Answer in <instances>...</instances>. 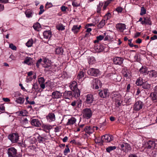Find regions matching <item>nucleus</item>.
<instances>
[{"label": "nucleus", "instance_id": "f8f14e48", "mask_svg": "<svg viewBox=\"0 0 157 157\" xmlns=\"http://www.w3.org/2000/svg\"><path fill=\"white\" fill-rule=\"evenodd\" d=\"M62 96V94L57 91H54L52 93V97L53 99H59L61 98Z\"/></svg>", "mask_w": 157, "mask_h": 157}, {"label": "nucleus", "instance_id": "f3484780", "mask_svg": "<svg viewBox=\"0 0 157 157\" xmlns=\"http://www.w3.org/2000/svg\"><path fill=\"white\" fill-rule=\"evenodd\" d=\"M99 95L102 98H105L108 97L109 95L108 90L105 89L103 91H100L99 93Z\"/></svg>", "mask_w": 157, "mask_h": 157}, {"label": "nucleus", "instance_id": "4468645a", "mask_svg": "<svg viewBox=\"0 0 157 157\" xmlns=\"http://www.w3.org/2000/svg\"><path fill=\"white\" fill-rule=\"evenodd\" d=\"M102 139L104 140V142H109L112 141L113 140V138L112 136L108 134H106L102 136Z\"/></svg>", "mask_w": 157, "mask_h": 157}, {"label": "nucleus", "instance_id": "0e129e2a", "mask_svg": "<svg viewBox=\"0 0 157 157\" xmlns=\"http://www.w3.org/2000/svg\"><path fill=\"white\" fill-rule=\"evenodd\" d=\"M143 82L141 81H140V79H138L136 81V83L137 85H142Z\"/></svg>", "mask_w": 157, "mask_h": 157}, {"label": "nucleus", "instance_id": "338daca9", "mask_svg": "<svg viewBox=\"0 0 157 157\" xmlns=\"http://www.w3.org/2000/svg\"><path fill=\"white\" fill-rule=\"evenodd\" d=\"M116 11L118 13H121L122 11V8L121 7H118L117 8Z\"/></svg>", "mask_w": 157, "mask_h": 157}, {"label": "nucleus", "instance_id": "864d4df0", "mask_svg": "<svg viewBox=\"0 0 157 157\" xmlns=\"http://www.w3.org/2000/svg\"><path fill=\"white\" fill-rule=\"evenodd\" d=\"M146 13V10L145 9L144 7H142L141 9V12L140 13V15H143L145 14Z\"/></svg>", "mask_w": 157, "mask_h": 157}, {"label": "nucleus", "instance_id": "c756f323", "mask_svg": "<svg viewBox=\"0 0 157 157\" xmlns=\"http://www.w3.org/2000/svg\"><path fill=\"white\" fill-rule=\"evenodd\" d=\"M84 75V73L82 71L80 72L77 76V79L79 82H81L82 81V79Z\"/></svg>", "mask_w": 157, "mask_h": 157}, {"label": "nucleus", "instance_id": "6ab92c4d", "mask_svg": "<svg viewBox=\"0 0 157 157\" xmlns=\"http://www.w3.org/2000/svg\"><path fill=\"white\" fill-rule=\"evenodd\" d=\"M63 95L65 98L68 99L71 98L73 96L71 91H65Z\"/></svg>", "mask_w": 157, "mask_h": 157}, {"label": "nucleus", "instance_id": "58836bf2", "mask_svg": "<svg viewBox=\"0 0 157 157\" xmlns=\"http://www.w3.org/2000/svg\"><path fill=\"white\" fill-rule=\"evenodd\" d=\"M80 2L79 0H74L72 1V5L74 7H77L80 5Z\"/></svg>", "mask_w": 157, "mask_h": 157}, {"label": "nucleus", "instance_id": "c03bdc74", "mask_svg": "<svg viewBox=\"0 0 157 157\" xmlns=\"http://www.w3.org/2000/svg\"><path fill=\"white\" fill-rule=\"evenodd\" d=\"M142 86L145 89H149L151 87V85L146 82L143 83Z\"/></svg>", "mask_w": 157, "mask_h": 157}, {"label": "nucleus", "instance_id": "2f4dec72", "mask_svg": "<svg viewBox=\"0 0 157 157\" xmlns=\"http://www.w3.org/2000/svg\"><path fill=\"white\" fill-rule=\"evenodd\" d=\"M151 99L153 101H157V94L153 92L151 93L150 95Z\"/></svg>", "mask_w": 157, "mask_h": 157}, {"label": "nucleus", "instance_id": "9b49d317", "mask_svg": "<svg viewBox=\"0 0 157 157\" xmlns=\"http://www.w3.org/2000/svg\"><path fill=\"white\" fill-rule=\"evenodd\" d=\"M46 118L47 121L49 122H52L55 121L56 120L55 116L54 114L53 113H50L47 116Z\"/></svg>", "mask_w": 157, "mask_h": 157}, {"label": "nucleus", "instance_id": "20e7f679", "mask_svg": "<svg viewBox=\"0 0 157 157\" xmlns=\"http://www.w3.org/2000/svg\"><path fill=\"white\" fill-rule=\"evenodd\" d=\"M82 113L83 117L86 119H89L92 116V112L89 108H86L83 109Z\"/></svg>", "mask_w": 157, "mask_h": 157}, {"label": "nucleus", "instance_id": "ea45409f", "mask_svg": "<svg viewBox=\"0 0 157 157\" xmlns=\"http://www.w3.org/2000/svg\"><path fill=\"white\" fill-rule=\"evenodd\" d=\"M88 62L90 64H93L96 62V60L94 57H90L88 58Z\"/></svg>", "mask_w": 157, "mask_h": 157}, {"label": "nucleus", "instance_id": "0eeeda50", "mask_svg": "<svg viewBox=\"0 0 157 157\" xmlns=\"http://www.w3.org/2000/svg\"><path fill=\"white\" fill-rule=\"evenodd\" d=\"M119 147L125 152H127L131 150L130 146L127 143L120 144L119 145Z\"/></svg>", "mask_w": 157, "mask_h": 157}, {"label": "nucleus", "instance_id": "6e6d98bb", "mask_svg": "<svg viewBox=\"0 0 157 157\" xmlns=\"http://www.w3.org/2000/svg\"><path fill=\"white\" fill-rule=\"evenodd\" d=\"M70 149L67 145L66 146V148L64 151V154L66 155L67 154L70 152Z\"/></svg>", "mask_w": 157, "mask_h": 157}, {"label": "nucleus", "instance_id": "4d7b16f0", "mask_svg": "<svg viewBox=\"0 0 157 157\" xmlns=\"http://www.w3.org/2000/svg\"><path fill=\"white\" fill-rule=\"evenodd\" d=\"M9 47L12 49L14 50H16L17 49V48L16 46H14L13 44H10Z\"/></svg>", "mask_w": 157, "mask_h": 157}, {"label": "nucleus", "instance_id": "1a4fd4ad", "mask_svg": "<svg viewBox=\"0 0 157 157\" xmlns=\"http://www.w3.org/2000/svg\"><path fill=\"white\" fill-rule=\"evenodd\" d=\"M157 144V140L155 141H154L149 140L145 144V147L148 149H153Z\"/></svg>", "mask_w": 157, "mask_h": 157}, {"label": "nucleus", "instance_id": "f257e3e1", "mask_svg": "<svg viewBox=\"0 0 157 157\" xmlns=\"http://www.w3.org/2000/svg\"><path fill=\"white\" fill-rule=\"evenodd\" d=\"M140 22V23L143 25H151L152 24V22L150 18L149 17H144L143 18L140 17L137 23Z\"/></svg>", "mask_w": 157, "mask_h": 157}, {"label": "nucleus", "instance_id": "09e8293b", "mask_svg": "<svg viewBox=\"0 0 157 157\" xmlns=\"http://www.w3.org/2000/svg\"><path fill=\"white\" fill-rule=\"evenodd\" d=\"M116 148L115 146H109L106 148V151L107 152H109Z\"/></svg>", "mask_w": 157, "mask_h": 157}, {"label": "nucleus", "instance_id": "a878e982", "mask_svg": "<svg viewBox=\"0 0 157 157\" xmlns=\"http://www.w3.org/2000/svg\"><path fill=\"white\" fill-rule=\"evenodd\" d=\"M122 73L123 76L125 77H128L130 75L128 70L127 68H123L122 70Z\"/></svg>", "mask_w": 157, "mask_h": 157}, {"label": "nucleus", "instance_id": "9d476101", "mask_svg": "<svg viewBox=\"0 0 157 157\" xmlns=\"http://www.w3.org/2000/svg\"><path fill=\"white\" fill-rule=\"evenodd\" d=\"M101 81L98 79H94L92 81V84L94 89H98L99 87L101 86Z\"/></svg>", "mask_w": 157, "mask_h": 157}, {"label": "nucleus", "instance_id": "f03ea898", "mask_svg": "<svg viewBox=\"0 0 157 157\" xmlns=\"http://www.w3.org/2000/svg\"><path fill=\"white\" fill-rule=\"evenodd\" d=\"M71 89L77 93V96L80 95V91L77 88V84L76 81H74L71 82L69 85Z\"/></svg>", "mask_w": 157, "mask_h": 157}, {"label": "nucleus", "instance_id": "3c124183", "mask_svg": "<svg viewBox=\"0 0 157 157\" xmlns=\"http://www.w3.org/2000/svg\"><path fill=\"white\" fill-rule=\"evenodd\" d=\"M31 58L30 57H28L27 59H25L23 62V63H26L28 65H30L31 64V63L30 62V60Z\"/></svg>", "mask_w": 157, "mask_h": 157}, {"label": "nucleus", "instance_id": "8fccbe9b", "mask_svg": "<svg viewBox=\"0 0 157 157\" xmlns=\"http://www.w3.org/2000/svg\"><path fill=\"white\" fill-rule=\"evenodd\" d=\"M33 40L32 39L29 40L26 43V45L28 47H31L33 44Z\"/></svg>", "mask_w": 157, "mask_h": 157}, {"label": "nucleus", "instance_id": "ddd939ff", "mask_svg": "<svg viewBox=\"0 0 157 157\" xmlns=\"http://www.w3.org/2000/svg\"><path fill=\"white\" fill-rule=\"evenodd\" d=\"M94 101V98L92 94H88L86 95L85 100V102L86 103L91 104L93 103Z\"/></svg>", "mask_w": 157, "mask_h": 157}, {"label": "nucleus", "instance_id": "a211bd4d", "mask_svg": "<svg viewBox=\"0 0 157 157\" xmlns=\"http://www.w3.org/2000/svg\"><path fill=\"white\" fill-rule=\"evenodd\" d=\"M123 59L120 57H116L113 59L114 64L117 65H121L123 63Z\"/></svg>", "mask_w": 157, "mask_h": 157}, {"label": "nucleus", "instance_id": "2eb2a0df", "mask_svg": "<svg viewBox=\"0 0 157 157\" xmlns=\"http://www.w3.org/2000/svg\"><path fill=\"white\" fill-rule=\"evenodd\" d=\"M76 121V119L75 118L71 117L68 119V121L66 124V125L71 126L75 124Z\"/></svg>", "mask_w": 157, "mask_h": 157}, {"label": "nucleus", "instance_id": "412c9836", "mask_svg": "<svg viewBox=\"0 0 157 157\" xmlns=\"http://www.w3.org/2000/svg\"><path fill=\"white\" fill-rule=\"evenodd\" d=\"M43 66L45 67H48L51 66V61L47 59H44L43 60V63H42Z\"/></svg>", "mask_w": 157, "mask_h": 157}, {"label": "nucleus", "instance_id": "7c9ffc66", "mask_svg": "<svg viewBox=\"0 0 157 157\" xmlns=\"http://www.w3.org/2000/svg\"><path fill=\"white\" fill-rule=\"evenodd\" d=\"M151 99L153 101H157V94L153 92L151 93L150 95Z\"/></svg>", "mask_w": 157, "mask_h": 157}, {"label": "nucleus", "instance_id": "423d86ee", "mask_svg": "<svg viewBox=\"0 0 157 157\" xmlns=\"http://www.w3.org/2000/svg\"><path fill=\"white\" fill-rule=\"evenodd\" d=\"M144 104L140 101H136L133 106V109L135 111H138L141 109L143 107Z\"/></svg>", "mask_w": 157, "mask_h": 157}, {"label": "nucleus", "instance_id": "cd10ccee", "mask_svg": "<svg viewBox=\"0 0 157 157\" xmlns=\"http://www.w3.org/2000/svg\"><path fill=\"white\" fill-rule=\"evenodd\" d=\"M31 124L33 125L36 127H39V121L38 119H34L32 120Z\"/></svg>", "mask_w": 157, "mask_h": 157}, {"label": "nucleus", "instance_id": "7ed1b4c3", "mask_svg": "<svg viewBox=\"0 0 157 157\" xmlns=\"http://www.w3.org/2000/svg\"><path fill=\"white\" fill-rule=\"evenodd\" d=\"M87 73L88 75L94 76H98L101 74L99 69L93 68L88 70Z\"/></svg>", "mask_w": 157, "mask_h": 157}, {"label": "nucleus", "instance_id": "a18cd8bd", "mask_svg": "<svg viewBox=\"0 0 157 157\" xmlns=\"http://www.w3.org/2000/svg\"><path fill=\"white\" fill-rule=\"evenodd\" d=\"M25 13L27 17L29 18L32 17V13L31 11L29 10H27Z\"/></svg>", "mask_w": 157, "mask_h": 157}, {"label": "nucleus", "instance_id": "393cba45", "mask_svg": "<svg viewBox=\"0 0 157 157\" xmlns=\"http://www.w3.org/2000/svg\"><path fill=\"white\" fill-rule=\"evenodd\" d=\"M140 73L144 75L148 74V71H147V68L145 67H142L139 70Z\"/></svg>", "mask_w": 157, "mask_h": 157}, {"label": "nucleus", "instance_id": "72a5a7b5", "mask_svg": "<svg viewBox=\"0 0 157 157\" xmlns=\"http://www.w3.org/2000/svg\"><path fill=\"white\" fill-rule=\"evenodd\" d=\"M25 100V99L24 98L19 97L17 98L15 101L18 103L21 104L23 103Z\"/></svg>", "mask_w": 157, "mask_h": 157}, {"label": "nucleus", "instance_id": "e433bc0d", "mask_svg": "<svg viewBox=\"0 0 157 157\" xmlns=\"http://www.w3.org/2000/svg\"><path fill=\"white\" fill-rule=\"evenodd\" d=\"M106 21L105 20H102L98 25V27L99 29L102 28L105 25Z\"/></svg>", "mask_w": 157, "mask_h": 157}, {"label": "nucleus", "instance_id": "680f3d73", "mask_svg": "<svg viewBox=\"0 0 157 157\" xmlns=\"http://www.w3.org/2000/svg\"><path fill=\"white\" fill-rule=\"evenodd\" d=\"M104 38V36L102 35H99L97 37V39H98V41H99L103 40Z\"/></svg>", "mask_w": 157, "mask_h": 157}, {"label": "nucleus", "instance_id": "de8ad7c7", "mask_svg": "<svg viewBox=\"0 0 157 157\" xmlns=\"http://www.w3.org/2000/svg\"><path fill=\"white\" fill-rule=\"evenodd\" d=\"M39 23L38 22L35 24L33 27L35 30L39 31Z\"/></svg>", "mask_w": 157, "mask_h": 157}, {"label": "nucleus", "instance_id": "4c0bfd02", "mask_svg": "<svg viewBox=\"0 0 157 157\" xmlns=\"http://www.w3.org/2000/svg\"><path fill=\"white\" fill-rule=\"evenodd\" d=\"M41 129L43 130L46 132H47L49 129L51 128V126L43 124L41 127Z\"/></svg>", "mask_w": 157, "mask_h": 157}, {"label": "nucleus", "instance_id": "c9c22d12", "mask_svg": "<svg viewBox=\"0 0 157 157\" xmlns=\"http://www.w3.org/2000/svg\"><path fill=\"white\" fill-rule=\"evenodd\" d=\"M76 104H78V107L81 106L82 104V101L81 100L78 101H74L72 102L71 105L73 106L76 105Z\"/></svg>", "mask_w": 157, "mask_h": 157}, {"label": "nucleus", "instance_id": "5701e85b", "mask_svg": "<svg viewBox=\"0 0 157 157\" xmlns=\"http://www.w3.org/2000/svg\"><path fill=\"white\" fill-rule=\"evenodd\" d=\"M44 79L43 78H40V86L42 89H44L45 86H47V84L49 83V82H46L44 84Z\"/></svg>", "mask_w": 157, "mask_h": 157}, {"label": "nucleus", "instance_id": "39448f33", "mask_svg": "<svg viewBox=\"0 0 157 157\" xmlns=\"http://www.w3.org/2000/svg\"><path fill=\"white\" fill-rule=\"evenodd\" d=\"M19 137L17 134L13 133L10 134L8 136V138L13 143H15L18 140Z\"/></svg>", "mask_w": 157, "mask_h": 157}, {"label": "nucleus", "instance_id": "052dcab7", "mask_svg": "<svg viewBox=\"0 0 157 157\" xmlns=\"http://www.w3.org/2000/svg\"><path fill=\"white\" fill-rule=\"evenodd\" d=\"M44 6L43 5H41L40 6V14H42L44 11L43 9Z\"/></svg>", "mask_w": 157, "mask_h": 157}, {"label": "nucleus", "instance_id": "79ce46f5", "mask_svg": "<svg viewBox=\"0 0 157 157\" xmlns=\"http://www.w3.org/2000/svg\"><path fill=\"white\" fill-rule=\"evenodd\" d=\"M111 1L112 0H109L107 1L104 2V4H103V6L102 8L103 10H104L106 9V7L109 5Z\"/></svg>", "mask_w": 157, "mask_h": 157}, {"label": "nucleus", "instance_id": "13d9d810", "mask_svg": "<svg viewBox=\"0 0 157 157\" xmlns=\"http://www.w3.org/2000/svg\"><path fill=\"white\" fill-rule=\"evenodd\" d=\"M52 3L47 2L46 4L45 8L46 9H48L52 7Z\"/></svg>", "mask_w": 157, "mask_h": 157}, {"label": "nucleus", "instance_id": "603ef678", "mask_svg": "<svg viewBox=\"0 0 157 157\" xmlns=\"http://www.w3.org/2000/svg\"><path fill=\"white\" fill-rule=\"evenodd\" d=\"M99 49L97 50V52H100L103 51L105 48V46L101 45L98 46Z\"/></svg>", "mask_w": 157, "mask_h": 157}, {"label": "nucleus", "instance_id": "b1692460", "mask_svg": "<svg viewBox=\"0 0 157 157\" xmlns=\"http://www.w3.org/2000/svg\"><path fill=\"white\" fill-rule=\"evenodd\" d=\"M52 33L50 31H45L43 33V35L44 38L49 39L52 36Z\"/></svg>", "mask_w": 157, "mask_h": 157}, {"label": "nucleus", "instance_id": "4be33fe9", "mask_svg": "<svg viewBox=\"0 0 157 157\" xmlns=\"http://www.w3.org/2000/svg\"><path fill=\"white\" fill-rule=\"evenodd\" d=\"M81 28V25H74L72 28L71 30L74 33H77Z\"/></svg>", "mask_w": 157, "mask_h": 157}, {"label": "nucleus", "instance_id": "49530a36", "mask_svg": "<svg viewBox=\"0 0 157 157\" xmlns=\"http://www.w3.org/2000/svg\"><path fill=\"white\" fill-rule=\"evenodd\" d=\"M18 113V115L20 116H25L27 114V111L25 110L20 111Z\"/></svg>", "mask_w": 157, "mask_h": 157}, {"label": "nucleus", "instance_id": "37998d69", "mask_svg": "<svg viewBox=\"0 0 157 157\" xmlns=\"http://www.w3.org/2000/svg\"><path fill=\"white\" fill-rule=\"evenodd\" d=\"M125 102L128 104H130L132 101L131 98L130 97L126 96L124 98Z\"/></svg>", "mask_w": 157, "mask_h": 157}, {"label": "nucleus", "instance_id": "dca6fc26", "mask_svg": "<svg viewBox=\"0 0 157 157\" xmlns=\"http://www.w3.org/2000/svg\"><path fill=\"white\" fill-rule=\"evenodd\" d=\"M126 25L122 23H118L116 25V28L121 32H123L126 29Z\"/></svg>", "mask_w": 157, "mask_h": 157}, {"label": "nucleus", "instance_id": "bb28decb", "mask_svg": "<svg viewBox=\"0 0 157 157\" xmlns=\"http://www.w3.org/2000/svg\"><path fill=\"white\" fill-rule=\"evenodd\" d=\"M148 74L150 77H151L155 78L157 77V72L154 70L148 71Z\"/></svg>", "mask_w": 157, "mask_h": 157}, {"label": "nucleus", "instance_id": "473e14b6", "mask_svg": "<svg viewBox=\"0 0 157 157\" xmlns=\"http://www.w3.org/2000/svg\"><path fill=\"white\" fill-rule=\"evenodd\" d=\"M103 5V3L102 2H100L99 4L97 5V12L98 13H100L101 10V7Z\"/></svg>", "mask_w": 157, "mask_h": 157}, {"label": "nucleus", "instance_id": "e2e57ef3", "mask_svg": "<svg viewBox=\"0 0 157 157\" xmlns=\"http://www.w3.org/2000/svg\"><path fill=\"white\" fill-rule=\"evenodd\" d=\"M132 39L128 40V44L129 45V46L131 47H133L134 46V44H133L132 43Z\"/></svg>", "mask_w": 157, "mask_h": 157}, {"label": "nucleus", "instance_id": "774afa93", "mask_svg": "<svg viewBox=\"0 0 157 157\" xmlns=\"http://www.w3.org/2000/svg\"><path fill=\"white\" fill-rule=\"evenodd\" d=\"M94 25L93 23L88 24H86L85 26V29H86L90 26H94Z\"/></svg>", "mask_w": 157, "mask_h": 157}, {"label": "nucleus", "instance_id": "5fc2aeb1", "mask_svg": "<svg viewBox=\"0 0 157 157\" xmlns=\"http://www.w3.org/2000/svg\"><path fill=\"white\" fill-rule=\"evenodd\" d=\"M111 14L110 13H108L105 16L104 18L107 21L111 18Z\"/></svg>", "mask_w": 157, "mask_h": 157}, {"label": "nucleus", "instance_id": "c85d7f7f", "mask_svg": "<svg viewBox=\"0 0 157 157\" xmlns=\"http://www.w3.org/2000/svg\"><path fill=\"white\" fill-rule=\"evenodd\" d=\"M104 141V140L102 139V137L101 138H100V137L96 138L95 140V143L98 144L99 145H103Z\"/></svg>", "mask_w": 157, "mask_h": 157}, {"label": "nucleus", "instance_id": "bf43d9fd", "mask_svg": "<svg viewBox=\"0 0 157 157\" xmlns=\"http://www.w3.org/2000/svg\"><path fill=\"white\" fill-rule=\"evenodd\" d=\"M61 129V126H58V127L57 126L55 128L54 131L55 132H58L60 131V129Z\"/></svg>", "mask_w": 157, "mask_h": 157}, {"label": "nucleus", "instance_id": "f704fd0d", "mask_svg": "<svg viewBox=\"0 0 157 157\" xmlns=\"http://www.w3.org/2000/svg\"><path fill=\"white\" fill-rule=\"evenodd\" d=\"M55 52L56 54L62 55L63 53V49L62 48L58 47L56 49Z\"/></svg>", "mask_w": 157, "mask_h": 157}, {"label": "nucleus", "instance_id": "6e6552de", "mask_svg": "<svg viewBox=\"0 0 157 157\" xmlns=\"http://www.w3.org/2000/svg\"><path fill=\"white\" fill-rule=\"evenodd\" d=\"M7 153L9 157H14L17 154V150L13 147H10L7 150Z\"/></svg>", "mask_w": 157, "mask_h": 157}, {"label": "nucleus", "instance_id": "aec40b11", "mask_svg": "<svg viewBox=\"0 0 157 157\" xmlns=\"http://www.w3.org/2000/svg\"><path fill=\"white\" fill-rule=\"evenodd\" d=\"M84 130L86 133L89 135L92 134L94 131V129L93 127L88 126L86 127Z\"/></svg>", "mask_w": 157, "mask_h": 157}, {"label": "nucleus", "instance_id": "a19ab883", "mask_svg": "<svg viewBox=\"0 0 157 157\" xmlns=\"http://www.w3.org/2000/svg\"><path fill=\"white\" fill-rule=\"evenodd\" d=\"M56 28L59 30L62 31L65 29V26L61 24H58L56 26Z\"/></svg>", "mask_w": 157, "mask_h": 157}, {"label": "nucleus", "instance_id": "69168bd1", "mask_svg": "<svg viewBox=\"0 0 157 157\" xmlns=\"http://www.w3.org/2000/svg\"><path fill=\"white\" fill-rule=\"evenodd\" d=\"M33 88L34 89L37 90L38 91H39L38 89V86L36 83H35L33 85Z\"/></svg>", "mask_w": 157, "mask_h": 157}]
</instances>
